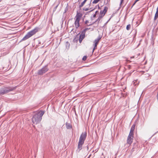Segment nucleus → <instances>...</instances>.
Segmentation results:
<instances>
[{
	"label": "nucleus",
	"mask_w": 158,
	"mask_h": 158,
	"mask_svg": "<svg viewBox=\"0 0 158 158\" xmlns=\"http://www.w3.org/2000/svg\"><path fill=\"white\" fill-rule=\"evenodd\" d=\"M44 113V111L41 110L37 112L32 118V122L36 124L39 123L41 121L42 117Z\"/></svg>",
	"instance_id": "f257e3e1"
},
{
	"label": "nucleus",
	"mask_w": 158,
	"mask_h": 158,
	"mask_svg": "<svg viewBox=\"0 0 158 158\" xmlns=\"http://www.w3.org/2000/svg\"><path fill=\"white\" fill-rule=\"evenodd\" d=\"M87 136V133L86 132H83L81 134L79 139V142L78 145V149L79 152L82 149V147L84 142L86 139Z\"/></svg>",
	"instance_id": "f03ea898"
},
{
	"label": "nucleus",
	"mask_w": 158,
	"mask_h": 158,
	"mask_svg": "<svg viewBox=\"0 0 158 158\" xmlns=\"http://www.w3.org/2000/svg\"><path fill=\"white\" fill-rule=\"evenodd\" d=\"M17 86L11 87L10 86L4 87L0 89V95H4L12 91L15 89Z\"/></svg>",
	"instance_id": "7ed1b4c3"
},
{
	"label": "nucleus",
	"mask_w": 158,
	"mask_h": 158,
	"mask_svg": "<svg viewBox=\"0 0 158 158\" xmlns=\"http://www.w3.org/2000/svg\"><path fill=\"white\" fill-rule=\"evenodd\" d=\"M40 28L38 27H35L34 29L28 32L27 34L22 39L21 41H24L27 39L32 36L35 34L39 30Z\"/></svg>",
	"instance_id": "20e7f679"
},
{
	"label": "nucleus",
	"mask_w": 158,
	"mask_h": 158,
	"mask_svg": "<svg viewBox=\"0 0 158 158\" xmlns=\"http://www.w3.org/2000/svg\"><path fill=\"white\" fill-rule=\"evenodd\" d=\"M48 69L47 65H46L40 69H39L38 72V74L39 75H42L48 71Z\"/></svg>",
	"instance_id": "39448f33"
},
{
	"label": "nucleus",
	"mask_w": 158,
	"mask_h": 158,
	"mask_svg": "<svg viewBox=\"0 0 158 158\" xmlns=\"http://www.w3.org/2000/svg\"><path fill=\"white\" fill-rule=\"evenodd\" d=\"M133 135L131 134V133H129V135L127 137V143L129 144H131L133 140Z\"/></svg>",
	"instance_id": "423d86ee"
},
{
	"label": "nucleus",
	"mask_w": 158,
	"mask_h": 158,
	"mask_svg": "<svg viewBox=\"0 0 158 158\" xmlns=\"http://www.w3.org/2000/svg\"><path fill=\"white\" fill-rule=\"evenodd\" d=\"M107 9L108 8L106 7H105L103 10H101L100 11L99 16L102 18V17L105 15V14L106 13Z\"/></svg>",
	"instance_id": "0eeeda50"
},
{
	"label": "nucleus",
	"mask_w": 158,
	"mask_h": 158,
	"mask_svg": "<svg viewBox=\"0 0 158 158\" xmlns=\"http://www.w3.org/2000/svg\"><path fill=\"white\" fill-rule=\"evenodd\" d=\"M85 33L82 32H81V34L79 36V40L80 43H81L83 40L85 38Z\"/></svg>",
	"instance_id": "6e6552de"
},
{
	"label": "nucleus",
	"mask_w": 158,
	"mask_h": 158,
	"mask_svg": "<svg viewBox=\"0 0 158 158\" xmlns=\"http://www.w3.org/2000/svg\"><path fill=\"white\" fill-rule=\"evenodd\" d=\"M82 16V14L79 12L78 11H77V15L75 17L76 19L80 20Z\"/></svg>",
	"instance_id": "1a4fd4ad"
},
{
	"label": "nucleus",
	"mask_w": 158,
	"mask_h": 158,
	"mask_svg": "<svg viewBox=\"0 0 158 158\" xmlns=\"http://www.w3.org/2000/svg\"><path fill=\"white\" fill-rule=\"evenodd\" d=\"M79 20H77V19H75V26L76 28H78L79 26Z\"/></svg>",
	"instance_id": "9d476101"
},
{
	"label": "nucleus",
	"mask_w": 158,
	"mask_h": 158,
	"mask_svg": "<svg viewBox=\"0 0 158 158\" xmlns=\"http://www.w3.org/2000/svg\"><path fill=\"white\" fill-rule=\"evenodd\" d=\"M102 17L99 16V17L98 18V19L96 20L94 22L90 24L89 25H92L94 24V23H96L97 22H98V23L100 21V20L101 19H102Z\"/></svg>",
	"instance_id": "9b49d317"
},
{
	"label": "nucleus",
	"mask_w": 158,
	"mask_h": 158,
	"mask_svg": "<svg viewBox=\"0 0 158 158\" xmlns=\"http://www.w3.org/2000/svg\"><path fill=\"white\" fill-rule=\"evenodd\" d=\"M99 41H98V40H95L94 42V47L93 49V52L94 51V50L97 48V45L98 44V42Z\"/></svg>",
	"instance_id": "f8f14e48"
},
{
	"label": "nucleus",
	"mask_w": 158,
	"mask_h": 158,
	"mask_svg": "<svg viewBox=\"0 0 158 158\" xmlns=\"http://www.w3.org/2000/svg\"><path fill=\"white\" fill-rule=\"evenodd\" d=\"M135 127V125L133 124L132 125L130 131L129 133H131V134H132V135H133V132L134 130Z\"/></svg>",
	"instance_id": "ddd939ff"
},
{
	"label": "nucleus",
	"mask_w": 158,
	"mask_h": 158,
	"mask_svg": "<svg viewBox=\"0 0 158 158\" xmlns=\"http://www.w3.org/2000/svg\"><path fill=\"white\" fill-rule=\"evenodd\" d=\"M66 127L67 129H70L72 128V125L69 123H66Z\"/></svg>",
	"instance_id": "4468645a"
},
{
	"label": "nucleus",
	"mask_w": 158,
	"mask_h": 158,
	"mask_svg": "<svg viewBox=\"0 0 158 158\" xmlns=\"http://www.w3.org/2000/svg\"><path fill=\"white\" fill-rule=\"evenodd\" d=\"M85 2H85V1L84 0L81 3V4L79 6V8L80 9H81V8L84 6Z\"/></svg>",
	"instance_id": "2eb2a0df"
},
{
	"label": "nucleus",
	"mask_w": 158,
	"mask_h": 158,
	"mask_svg": "<svg viewBox=\"0 0 158 158\" xmlns=\"http://www.w3.org/2000/svg\"><path fill=\"white\" fill-rule=\"evenodd\" d=\"M158 17V12L157 13V12H156V13L155 14L154 18V20H155Z\"/></svg>",
	"instance_id": "dca6fc26"
},
{
	"label": "nucleus",
	"mask_w": 158,
	"mask_h": 158,
	"mask_svg": "<svg viewBox=\"0 0 158 158\" xmlns=\"http://www.w3.org/2000/svg\"><path fill=\"white\" fill-rule=\"evenodd\" d=\"M90 28H86L84 30H83V31H82L81 32L84 33H85V32H86V31L88 30H89V29H90Z\"/></svg>",
	"instance_id": "f3484780"
},
{
	"label": "nucleus",
	"mask_w": 158,
	"mask_h": 158,
	"mask_svg": "<svg viewBox=\"0 0 158 158\" xmlns=\"http://www.w3.org/2000/svg\"><path fill=\"white\" fill-rule=\"evenodd\" d=\"M131 28V25L130 24H128L127 25L126 27V29L127 30H130Z\"/></svg>",
	"instance_id": "a211bd4d"
},
{
	"label": "nucleus",
	"mask_w": 158,
	"mask_h": 158,
	"mask_svg": "<svg viewBox=\"0 0 158 158\" xmlns=\"http://www.w3.org/2000/svg\"><path fill=\"white\" fill-rule=\"evenodd\" d=\"M87 58V56H85L82 58V60L83 61H85L86 60Z\"/></svg>",
	"instance_id": "6ab92c4d"
},
{
	"label": "nucleus",
	"mask_w": 158,
	"mask_h": 158,
	"mask_svg": "<svg viewBox=\"0 0 158 158\" xmlns=\"http://www.w3.org/2000/svg\"><path fill=\"white\" fill-rule=\"evenodd\" d=\"M101 37L100 36H98V37L95 40H98V41H99L101 39Z\"/></svg>",
	"instance_id": "aec40b11"
},
{
	"label": "nucleus",
	"mask_w": 158,
	"mask_h": 158,
	"mask_svg": "<svg viewBox=\"0 0 158 158\" xmlns=\"http://www.w3.org/2000/svg\"><path fill=\"white\" fill-rule=\"evenodd\" d=\"M98 12V11H96L95 14L93 15V18H95L96 17Z\"/></svg>",
	"instance_id": "412c9836"
},
{
	"label": "nucleus",
	"mask_w": 158,
	"mask_h": 158,
	"mask_svg": "<svg viewBox=\"0 0 158 158\" xmlns=\"http://www.w3.org/2000/svg\"><path fill=\"white\" fill-rule=\"evenodd\" d=\"M78 35L79 34H78L77 35V36H76V37L75 38V39H74V40L76 39V41H77V40H78V38H79V37H78Z\"/></svg>",
	"instance_id": "4be33fe9"
},
{
	"label": "nucleus",
	"mask_w": 158,
	"mask_h": 158,
	"mask_svg": "<svg viewBox=\"0 0 158 158\" xmlns=\"http://www.w3.org/2000/svg\"><path fill=\"white\" fill-rule=\"evenodd\" d=\"M89 8H84L83 9V10H84V11H88L89 10Z\"/></svg>",
	"instance_id": "5701e85b"
},
{
	"label": "nucleus",
	"mask_w": 158,
	"mask_h": 158,
	"mask_svg": "<svg viewBox=\"0 0 158 158\" xmlns=\"http://www.w3.org/2000/svg\"><path fill=\"white\" fill-rule=\"evenodd\" d=\"M85 24H87V25L88 26H89V24H88V23H89V22L88 20H86L85 21Z\"/></svg>",
	"instance_id": "b1692460"
},
{
	"label": "nucleus",
	"mask_w": 158,
	"mask_h": 158,
	"mask_svg": "<svg viewBox=\"0 0 158 158\" xmlns=\"http://www.w3.org/2000/svg\"><path fill=\"white\" fill-rule=\"evenodd\" d=\"M58 5H57V6H56L54 8V10H53V11H55L56 10V9L57 8V7H58Z\"/></svg>",
	"instance_id": "393cba45"
},
{
	"label": "nucleus",
	"mask_w": 158,
	"mask_h": 158,
	"mask_svg": "<svg viewBox=\"0 0 158 158\" xmlns=\"http://www.w3.org/2000/svg\"><path fill=\"white\" fill-rule=\"evenodd\" d=\"M123 0H120L121 1H120V5H121L122 4Z\"/></svg>",
	"instance_id": "a878e982"
},
{
	"label": "nucleus",
	"mask_w": 158,
	"mask_h": 158,
	"mask_svg": "<svg viewBox=\"0 0 158 158\" xmlns=\"http://www.w3.org/2000/svg\"><path fill=\"white\" fill-rule=\"evenodd\" d=\"M134 148H132L131 150V153L133 152H134Z\"/></svg>",
	"instance_id": "bb28decb"
},
{
	"label": "nucleus",
	"mask_w": 158,
	"mask_h": 158,
	"mask_svg": "<svg viewBox=\"0 0 158 158\" xmlns=\"http://www.w3.org/2000/svg\"><path fill=\"white\" fill-rule=\"evenodd\" d=\"M137 2H136V0L135 1V2L133 4V6L134 5L135 3Z\"/></svg>",
	"instance_id": "cd10ccee"
},
{
	"label": "nucleus",
	"mask_w": 158,
	"mask_h": 158,
	"mask_svg": "<svg viewBox=\"0 0 158 158\" xmlns=\"http://www.w3.org/2000/svg\"><path fill=\"white\" fill-rule=\"evenodd\" d=\"M134 56H132V57H131L130 59H132V58H134Z\"/></svg>",
	"instance_id": "c85d7f7f"
},
{
	"label": "nucleus",
	"mask_w": 158,
	"mask_h": 158,
	"mask_svg": "<svg viewBox=\"0 0 158 158\" xmlns=\"http://www.w3.org/2000/svg\"><path fill=\"white\" fill-rule=\"evenodd\" d=\"M87 150H88L89 149V147L88 146H87Z\"/></svg>",
	"instance_id": "c756f323"
},
{
	"label": "nucleus",
	"mask_w": 158,
	"mask_h": 158,
	"mask_svg": "<svg viewBox=\"0 0 158 158\" xmlns=\"http://www.w3.org/2000/svg\"><path fill=\"white\" fill-rule=\"evenodd\" d=\"M91 156V154H90V155L89 156V157H88V158H89L90 157V156Z\"/></svg>",
	"instance_id": "7c9ffc66"
},
{
	"label": "nucleus",
	"mask_w": 158,
	"mask_h": 158,
	"mask_svg": "<svg viewBox=\"0 0 158 158\" xmlns=\"http://www.w3.org/2000/svg\"><path fill=\"white\" fill-rule=\"evenodd\" d=\"M2 56V54H0V58Z\"/></svg>",
	"instance_id": "2f4dec72"
},
{
	"label": "nucleus",
	"mask_w": 158,
	"mask_h": 158,
	"mask_svg": "<svg viewBox=\"0 0 158 158\" xmlns=\"http://www.w3.org/2000/svg\"><path fill=\"white\" fill-rule=\"evenodd\" d=\"M94 9H93V10H91L89 12H91V11H92L93 10H94Z\"/></svg>",
	"instance_id": "473e14b6"
},
{
	"label": "nucleus",
	"mask_w": 158,
	"mask_h": 158,
	"mask_svg": "<svg viewBox=\"0 0 158 158\" xmlns=\"http://www.w3.org/2000/svg\"><path fill=\"white\" fill-rule=\"evenodd\" d=\"M91 20H93V17H91Z\"/></svg>",
	"instance_id": "72a5a7b5"
},
{
	"label": "nucleus",
	"mask_w": 158,
	"mask_h": 158,
	"mask_svg": "<svg viewBox=\"0 0 158 158\" xmlns=\"http://www.w3.org/2000/svg\"><path fill=\"white\" fill-rule=\"evenodd\" d=\"M108 21H107V22L106 23H106H108Z\"/></svg>",
	"instance_id": "f704fd0d"
},
{
	"label": "nucleus",
	"mask_w": 158,
	"mask_h": 158,
	"mask_svg": "<svg viewBox=\"0 0 158 158\" xmlns=\"http://www.w3.org/2000/svg\"><path fill=\"white\" fill-rule=\"evenodd\" d=\"M87 0H84L85 1V2L87 1Z\"/></svg>",
	"instance_id": "c9c22d12"
},
{
	"label": "nucleus",
	"mask_w": 158,
	"mask_h": 158,
	"mask_svg": "<svg viewBox=\"0 0 158 158\" xmlns=\"http://www.w3.org/2000/svg\"><path fill=\"white\" fill-rule=\"evenodd\" d=\"M90 4H91V3H89V5H90Z\"/></svg>",
	"instance_id": "e433bc0d"
}]
</instances>
